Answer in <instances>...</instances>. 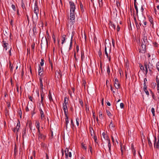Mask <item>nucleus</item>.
<instances>
[{
	"instance_id": "nucleus-1",
	"label": "nucleus",
	"mask_w": 159,
	"mask_h": 159,
	"mask_svg": "<svg viewBox=\"0 0 159 159\" xmlns=\"http://www.w3.org/2000/svg\"><path fill=\"white\" fill-rule=\"evenodd\" d=\"M37 2L36 1L34 3V13L36 14V17L37 18H38V14L39 12V9L38 6Z\"/></svg>"
},
{
	"instance_id": "nucleus-2",
	"label": "nucleus",
	"mask_w": 159,
	"mask_h": 159,
	"mask_svg": "<svg viewBox=\"0 0 159 159\" xmlns=\"http://www.w3.org/2000/svg\"><path fill=\"white\" fill-rule=\"evenodd\" d=\"M69 4L70 8V12L75 11V7L74 3L72 1H70L69 2Z\"/></svg>"
},
{
	"instance_id": "nucleus-3",
	"label": "nucleus",
	"mask_w": 159,
	"mask_h": 159,
	"mask_svg": "<svg viewBox=\"0 0 159 159\" xmlns=\"http://www.w3.org/2000/svg\"><path fill=\"white\" fill-rule=\"evenodd\" d=\"M154 146L155 148L159 149V139L157 140L156 137H154Z\"/></svg>"
},
{
	"instance_id": "nucleus-4",
	"label": "nucleus",
	"mask_w": 159,
	"mask_h": 159,
	"mask_svg": "<svg viewBox=\"0 0 159 159\" xmlns=\"http://www.w3.org/2000/svg\"><path fill=\"white\" fill-rule=\"evenodd\" d=\"M3 46L4 48V49L5 50H7V49H10L11 50V47L10 48V46L7 43L5 42L4 41H3Z\"/></svg>"
},
{
	"instance_id": "nucleus-5",
	"label": "nucleus",
	"mask_w": 159,
	"mask_h": 159,
	"mask_svg": "<svg viewBox=\"0 0 159 159\" xmlns=\"http://www.w3.org/2000/svg\"><path fill=\"white\" fill-rule=\"evenodd\" d=\"M39 139L40 141L42 140H44L46 138V136L42 134H38Z\"/></svg>"
},
{
	"instance_id": "nucleus-6",
	"label": "nucleus",
	"mask_w": 159,
	"mask_h": 159,
	"mask_svg": "<svg viewBox=\"0 0 159 159\" xmlns=\"http://www.w3.org/2000/svg\"><path fill=\"white\" fill-rule=\"evenodd\" d=\"M75 12H70V19L71 20V24H73V22L72 21L73 20H74L75 19Z\"/></svg>"
},
{
	"instance_id": "nucleus-7",
	"label": "nucleus",
	"mask_w": 159,
	"mask_h": 159,
	"mask_svg": "<svg viewBox=\"0 0 159 159\" xmlns=\"http://www.w3.org/2000/svg\"><path fill=\"white\" fill-rule=\"evenodd\" d=\"M39 111L41 115V120H44L45 119L43 111L41 108L39 109Z\"/></svg>"
},
{
	"instance_id": "nucleus-8",
	"label": "nucleus",
	"mask_w": 159,
	"mask_h": 159,
	"mask_svg": "<svg viewBox=\"0 0 159 159\" xmlns=\"http://www.w3.org/2000/svg\"><path fill=\"white\" fill-rule=\"evenodd\" d=\"M111 45L110 43H107L106 42L105 43V50H111Z\"/></svg>"
},
{
	"instance_id": "nucleus-9",
	"label": "nucleus",
	"mask_w": 159,
	"mask_h": 159,
	"mask_svg": "<svg viewBox=\"0 0 159 159\" xmlns=\"http://www.w3.org/2000/svg\"><path fill=\"white\" fill-rule=\"evenodd\" d=\"M46 45V46L48 45V41L46 38L44 39H42V42L41 43V46H44V45Z\"/></svg>"
},
{
	"instance_id": "nucleus-10",
	"label": "nucleus",
	"mask_w": 159,
	"mask_h": 159,
	"mask_svg": "<svg viewBox=\"0 0 159 159\" xmlns=\"http://www.w3.org/2000/svg\"><path fill=\"white\" fill-rule=\"evenodd\" d=\"M143 90L146 93V94L148 96L149 95V93L147 89V87L146 83L143 84Z\"/></svg>"
},
{
	"instance_id": "nucleus-11",
	"label": "nucleus",
	"mask_w": 159,
	"mask_h": 159,
	"mask_svg": "<svg viewBox=\"0 0 159 159\" xmlns=\"http://www.w3.org/2000/svg\"><path fill=\"white\" fill-rule=\"evenodd\" d=\"M143 42L142 41V44H143V45H144V44H145V45H144V46L146 44H148V42L146 37L145 36L143 37Z\"/></svg>"
},
{
	"instance_id": "nucleus-12",
	"label": "nucleus",
	"mask_w": 159,
	"mask_h": 159,
	"mask_svg": "<svg viewBox=\"0 0 159 159\" xmlns=\"http://www.w3.org/2000/svg\"><path fill=\"white\" fill-rule=\"evenodd\" d=\"M18 122L17 123L16 126V127L15 128L16 130V134H17V132L19 131V130L20 127V121L18 120Z\"/></svg>"
},
{
	"instance_id": "nucleus-13",
	"label": "nucleus",
	"mask_w": 159,
	"mask_h": 159,
	"mask_svg": "<svg viewBox=\"0 0 159 159\" xmlns=\"http://www.w3.org/2000/svg\"><path fill=\"white\" fill-rule=\"evenodd\" d=\"M66 36L65 35H63L61 37V44L62 45H63L64 44V43L66 41Z\"/></svg>"
},
{
	"instance_id": "nucleus-14",
	"label": "nucleus",
	"mask_w": 159,
	"mask_h": 159,
	"mask_svg": "<svg viewBox=\"0 0 159 159\" xmlns=\"http://www.w3.org/2000/svg\"><path fill=\"white\" fill-rule=\"evenodd\" d=\"M102 137L107 141L110 139L108 136L105 133H103L102 134Z\"/></svg>"
},
{
	"instance_id": "nucleus-15",
	"label": "nucleus",
	"mask_w": 159,
	"mask_h": 159,
	"mask_svg": "<svg viewBox=\"0 0 159 159\" xmlns=\"http://www.w3.org/2000/svg\"><path fill=\"white\" fill-rule=\"evenodd\" d=\"M43 68H42L40 66H39V74L40 76H41L42 75L43 73H42V72H43Z\"/></svg>"
},
{
	"instance_id": "nucleus-16",
	"label": "nucleus",
	"mask_w": 159,
	"mask_h": 159,
	"mask_svg": "<svg viewBox=\"0 0 159 159\" xmlns=\"http://www.w3.org/2000/svg\"><path fill=\"white\" fill-rule=\"evenodd\" d=\"M65 121H66V129H67V128L68 125L69 123V120H68V116L66 117V118L65 119Z\"/></svg>"
},
{
	"instance_id": "nucleus-17",
	"label": "nucleus",
	"mask_w": 159,
	"mask_h": 159,
	"mask_svg": "<svg viewBox=\"0 0 159 159\" xmlns=\"http://www.w3.org/2000/svg\"><path fill=\"white\" fill-rule=\"evenodd\" d=\"M120 84L119 82H116L115 83L114 86L115 88L117 89H118L120 88Z\"/></svg>"
},
{
	"instance_id": "nucleus-18",
	"label": "nucleus",
	"mask_w": 159,
	"mask_h": 159,
	"mask_svg": "<svg viewBox=\"0 0 159 159\" xmlns=\"http://www.w3.org/2000/svg\"><path fill=\"white\" fill-rule=\"evenodd\" d=\"M69 152V149L68 148H66L65 150V152L66 158L68 157V152Z\"/></svg>"
},
{
	"instance_id": "nucleus-19",
	"label": "nucleus",
	"mask_w": 159,
	"mask_h": 159,
	"mask_svg": "<svg viewBox=\"0 0 159 159\" xmlns=\"http://www.w3.org/2000/svg\"><path fill=\"white\" fill-rule=\"evenodd\" d=\"M110 28H111L113 29L114 30L115 29L116 26L112 23L110 22Z\"/></svg>"
},
{
	"instance_id": "nucleus-20",
	"label": "nucleus",
	"mask_w": 159,
	"mask_h": 159,
	"mask_svg": "<svg viewBox=\"0 0 159 159\" xmlns=\"http://www.w3.org/2000/svg\"><path fill=\"white\" fill-rule=\"evenodd\" d=\"M48 98H49V101L50 102H51V101H53V99L52 98L51 93L50 91H49V92Z\"/></svg>"
},
{
	"instance_id": "nucleus-21",
	"label": "nucleus",
	"mask_w": 159,
	"mask_h": 159,
	"mask_svg": "<svg viewBox=\"0 0 159 159\" xmlns=\"http://www.w3.org/2000/svg\"><path fill=\"white\" fill-rule=\"evenodd\" d=\"M72 38H73V36H71V40H70V45H69V50H70L71 49H72Z\"/></svg>"
},
{
	"instance_id": "nucleus-22",
	"label": "nucleus",
	"mask_w": 159,
	"mask_h": 159,
	"mask_svg": "<svg viewBox=\"0 0 159 159\" xmlns=\"http://www.w3.org/2000/svg\"><path fill=\"white\" fill-rule=\"evenodd\" d=\"M56 75H57V77L58 78L59 77H60L61 76V75L60 72L58 71H56Z\"/></svg>"
},
{
	"instance_id": "nucleus-23",
	"label": "nucleus",
	"mask_w": 159,
	"mask_h": 159,
	"mask_svg": "<svg viewBox=\"0 0 159 159\" xmlns=\"http://www.w3.org/2000/svg\"><path fill=\"white\" fill-rule=\"evenodd\" d=\"M148 143L149 146L150 147V148H152V143L151 141V140L149 139H148Z\"/></svg>"
},
{
	"instance_id": "nucleus-24",
	"label": "nucleus",
	"mask_w": 159,
	"mask_h": 159,
	"mask_svg": "<svg viewBox=\"0 0 159 159\" xmlns=\"http://www.w3.org/2000/svg\"><path fill=\"white\" fill-rule=\"evenodd\" d=\"M26 128H25L23 129V133H22V136L24 138V136H26Z\"/></svg>"
},
{
	"instance_id": "nucleus-25",
	"label": "nucleus",
	"mask_w": 159,
	"mask_h": 159,
	"mask_svg": "<svg viewBox=\"0 0 159 159\" xmlns=\"http://www.w3.org/2000/svg\"><path fill=\"white\" fill-rule=\"evenodd\" d=\"M67 99V98L66 97H65V98L64 103H63V105H67V104L68 103Z\"/></svg>"
},
{
	"instance_id": "nucleus-26",
	"label": "nucleus",
	"mask_w": 159,
	"mask_h": 159,
	"mask_svg": "<svg viewBox=\"0 0 159 159\" xmlns=\"http://www.w3.org/2000/svg\"><path fill=\"white\" fill-rule=\"evenodd\" d=\"M109 128H113L115 127V125L112 123V120H111L109 126Z\"/></svg>"
},
{
	"instance_id": "nucleus-27",
	"label": "nucleus",
	"mask_w": 159,
	"mask_h": 159,
	"mask_svg": "<svg viewBox=\"0 0 159 159\" xmlns=\"http://www.w3.org/2000/svg\"><path fill=\"white\" fill-rule=\"evenodd\" d=\"M36 126L38 129L40 128V123L39 121H37L36 123Z\"/></svg>"
},
{
	"instance_id": "nucleus-28",
	"label": "nucleus",
	"mask_w": 159,
	"mask_h": 159,
	"mask_svg": "<svg viewBox=\"0 0 159 159\" xmlns=\"http://www.w3.org/2000/svg\"><path fill=\"white\" fill-rule=\"evenodd\" d=\"M21 7L23 9H26V8L23 0H21Z\"/></svg>"
},
{
	"instance_id": "nucleus-29",
	"label": "nucleus",
	"mask_w": 159,
	"mask_h": 159,
	"mask_svg": "<svg viewBox=\"0 0 159 159\" xmlns=\"http://www.w3.org/2000/svg\"><path fill=\"white\" fill-rule=\"evenodd\" d=\"M107 142L108 143V148H111V142H110V139L108 140L107 141Z\"/></svg>"
},
{
	"instance_id": "nucleus-30",
	"label": "nucleus",
	"mask_w": 159,
	"mask_h": 159,
	"mask_svg": "<svg viewBox=\"0 0 159 159\" xmlns=\"http://www.w3.org/2000/svg\"><path fill=\"white\" fill-rule=\"evenodd\" d=\"M99 5L100 7H101L103 5V2L102 0H101L100 1L99 0Z\"/></svg>"
},
{
	"instance_id": "nucleus-31",
	"label": "nucleus",
	"mask_w": 159,
	"mask_h": 159,
	"mask_svg": "<svg viewBox=\"0 0 159 159\" xmlns=\"http://www.w3.org/2000/svg\"><path fill=\"white\" fill-rule=\"evenodd\" d=\"M63 110H68L67 105H63Z\"/></svg>"
},
{
	"instance_id": "nucleus-32",
	"label": "nucleus",
	"mask_w": 159,
	"mask_h": 159,
	"mask_svg": "<svg viewBox=\"0 0 159 159\" xmlns=\"http://www.w3.org/2000/svg\"><path fill=\"white\" fill-rule=\"evenodd\" d=\"M9 68H10V70L11 71H12V70H13V66L11 64V62L10 61H9Z\"/></svg>"
},
{
	"instance_id": "nucleus-33",
	"label": "nucleus",
	"mask_w": 159,
	"mask_h": 159,
	"mask_svg": "<svg viewBox=\"0 0 159 159\" xmlns=\"http://www.w3.org/2000/svg\"><path fill=\"white\" fill-rule=\"evenodd\" d=\"M107 115L109 117H111L112 115L111 114V112L109 111H107Z\"/></svg>"
},
{
	"instance_id": "nucleus-34",
	"label": "nucleus",
	"mask_w": 159,
	"mask_h": 159,
	"mask_svg": "<svg viewBox=\"0 0 159 159\" xmlns=\"http://www.w3.org/2000/svg\"><path fill=\"white\" fill-rule=\"evenodd\" d=\"M81 59L83 60V58H84V52L81 51Z\"/></svg>"
},
{
	"instance_id": "nucleus-35",
	"label": "nucleus",
	"mask_w": 159,
	"mask_h": 159,
	"mask_svg": "<svg viewBox=\"0 0 159 159\" xmlns=\"http://www.w3.org/2000/svg\"><path fill=\"white\" fill-rule=\"evenodd\" d=\"M151 111L152 114L153 116H154L155 115V109L154 108L152 107L151 108Z\"/></svg>"
},
{
	"instance_id": "nucleus-36",
	"label": "nucleus",
	"mask_w": 159,
	"mask_h": 159,
	"mask_svg": "<svg viewBox=\"0 0 159 159\" xmlns=\"http://www.w3.org/2000/svg\"><path fill=\"white\" fill-rule=\"evenodd\" d=\"M82 148H84L85 150H86L87 147L85 145V144L83 143H82Z\"/></svg>"
},
{
	"instance_id": "nucleus-37",
	"label": "nucleus",
	"mask_w": 159,
	"mask_h": 159,
	"mask_svg": "<svg viewBox=\"0 0 159 159\" xmlns=\"http://www.w3.org/2000/svg\"><path fill=\"white\" fill-rule=\"evenodd\" d=\"M89 148L90 151L91 152V154H92L93 148H92V147L90 145H89Z\"/></svg>"
},
{
	"instance_id": "nucleus-38",
	"label": "nucleus",
	"mask_w": 159,
	"mask_h": 159,
	"mask_svg": "<svg viewBox=\"0 0 159 159\" xmlns=\"http://www.w3.org/2000/svg\"><path fill=\"white\" fill-rule=\"evenodd\" d=\"M80 6L81 10V11H84L83 7V5L81 2H80Z\"/></svg>"
},
{
	"instance_id": "nucleus-39",
	"label": "nucleus",
	"mask_w": 159,
	"mask_h": 159,
	"mask_svg": "<svg viewBox=\"0 0 159 159\" xmlns=\"http://www.w3.org/2000/svg\"><path fill=\"white\" fill-rule=\"evenodd\" d=\"M79 102L80 104L81 105L82 107H83V103L82 100L80 99L79 100Z\"/></svg>"
},
{
	"instance_id": "nucleus-40",
	"label": "nucleus",
	"mask_w": 159,
	"mask_h": 159,
	"mask_svg": "<svg viewBox=\"0 0 159 159\" xmlns=\"http://www.w3.org/2000/svg\"><path fill=\"white\" fill-rule=\"evenodd\" d=\"M107 72L108 74H109L110 73V67H109V65H108L107 67Z\"/></svg>"
},
{
	"instance_id": "nucleus-41",
	"label": "nucleus",
	"mask_w": 159,
	"mask_h": 159,
	"mask_svg": "<svg viewBox=\"0 0 159 159\" xmlns=\"http://www.w3.org/2000/svg\"><path fill=\"white\" fill-rule=\"evenodd\" d=\"M150 64L151 65V66H152V65L150 64V63L149 62V64L148 65V68L149 69V70L150 72H152V69H151V68L150 67Z\"/></svg>"
},
{
	"instance_id": "nucleus-42",
	"label": "nucleus",
	"mask_w": 159,
	"mask_h": 159,
	"mask_svg": "<svg viewBox=\"0 0 159 159\" xmlns=\"http://www.w3.org/2000/svg\"><path fill=\"white\" fill-rule=\"evenodd\" d=\"M156 66L157 70L159 72V62H158L157 63Z\"/></svg>"
},
{
	"instance_id": "nucleus-43",
	"label": "nucleus",
	"mask_w": 159,
	"mask_h": 159,
	"mask_svg": "<svg viewBox=\"0 0 159 159\" xmlns=\"http://www.w3.org/2000/svg\"><path fill=\"white\" fill-rule=\"evenodd\" d=\"M76 123L77 125L78 126L79 125V119L78 118H77L76 119Z\"/></svg>"
},
{
	"instance_id": "nucleus-44",
	"label": "nucleus",
	"mask_w": 159,
	"mask_h": 159,
	"mask_svg": "<svg viewBox=\"0 0 159 159\" xmlns=\"http://www.w3.org/2000/svg\"><path fill=\"white\" fill-rule=\"evenodd\" d=\"M156 80L157 83V85H159V80L157 76L156 77Z\"/></svg>"
},
{
	"instance_id": "nucleus-45",
	"label": "nucleus",
	"mask_w": 159,
	"mask_h": 159,
	"mask_svg": "<svg viewBox=\"0 0 159 159\" xmlns=\"http://www.w3.org/2000/svg\"><path fill=\"white\" fill-rule=\"evenodd\" d=\"M99 117L100 118V119H102V112H101V111H100L99 112Z\"/></svg>"
},
{
	"instance_id": "nucleus-46",
	"label": "nucleus",
	"mask_w": 159,
	"mask_h": 159,
	"mask_svg": "<svg viewBox=\"0 0 159 159\" xmlns=\"http://www.w3.org/2000/svg\"><path fill=\"white\" fill-rule=\"evenodd\" d=\"M134 6L136 10V13L137 14L138 13V8L137 7V6L136 4L134 5Z\"/></svg>"
},
{
	"instance_id": "nucleus-47",
	"label": "nucleus",
	"mask_w": 159,
	"mask_h": 159,
	"mask_svg": "<svg viewBox=\"0 0 159 159\" xmlns=\"http://www.w3.org/2000/svg\"><path fill=\"white\" fill-rule=\"evenodd\" d=\"M64 114H65V116L66 117H67V116H67V113H68V110H64Z\"/></svg>"
},
{
	"instance_id": "nucleus-48",
	"label": "nucleus",
	"mask_w": 159,
	"mask_h": 159,
	"mask_svg": "<svg viewBox=\"0 0 159 159\" xmlns=\"http://www.w3.org/2000/svg\"><path fill=\"white\" fill-rule=\"evenodd\" d=\"M149 20L151 24H153V22L152 18L151 17L149 18Z\"/></svg>"
},
{
	"instance_id": "nucleus-49",
	"label": "nucleus",
	"mask_w": 159,
	"mask_h": 159,
	"mask_svg": "<svg viewBox=\"0 0 159 159\" xmlns=\"http://www.w3.org/2000/svg\"><path fill=\"white\" fill-rule=\"evenodd\" d=\"M40 65L41 66H43L44 64V60L43 59H42L41 60V62L40 63Z\"/></svg>"
},
{
	"instance_id": "nucleus-50",
	"label": "nucleus",
	"mask_w": 159,
	"mask_h": 159,
	"mask_svg": "<svg viewBox=\"0 0 159 159\" xmlns=\"http://www.w3.org/2000/svg\"><path fill=\"white\" fill-rule=\"evenodd\" d=\"M16 91L18 93H19V85L17 83L16 84Z\"/></svg>"
},
{
	"instance_id": "nucleus-51",
	"label": "nucleus",
	"mask_w": 159,
	"mask_h": 159,
	"mask_svg": "<svg viewBox=\"0 0 159 159\" xmlns=\"http://www.w3.org/2000/svg\"><path fill=\"white\" fill-rule=\"evenodd\" d=\"M120 107L121 108H123L124 107V105L123 103H121L120 104Z\"/></svg>"
},
{
	"instance_id": "nucleus-52",
	"label": "nucleus",
	"mask_w": 159,
	"mask_h": 159,
	"mask_svg": "<svg viewBox=\"0 0 159 159\" xmlns=\"http://www.w3.org/2000/svg\"><path fill=\"white\" fill-rule=\"evenodd\" d=\"M11 7L14 11H16V7H15V6L14 5H13V4L12 5Z\"/></svg>"
},
{
	"instance_id": "nucleus-53",
	"label": "nucleus",
	"mask_w": 159,
	"mask_h": 159,
	"mask_svg": "<svg viewBox=\"0 0 159 159\" xmlns=\"http://www.w3.org/2000/svg\"><path fill=\"white\" fill-rule=\"evenodd\" d=\"M98 55L100 57H101V56L102 55V52L101 50H99V51L98 52Z\"/></svg>"
},
{
	"instance_id": "nucleus-54",
	"label": "nucleus",
	"mask_w": 159,
	"mask_h": 159,
	"mask_svg": "<svg viewBox=\"0 0 159 159\" xmlns=\"http://www.w3.org/2000/svg\"><path fill=\"white\" fill-rule=\"evenodd\" d=\"M71 157V153L70 152H68V157Z\"/></svg>"
},
{
	"instance_id": "nucleus-55",
	"label": "nucleus",
	"mask_w": 159,
	"mask_h": 159,
	"mask_svg": "<svg viewBox=\"0 0 159 159\" xmlns=\"http://www.w3.org/2000/svg\"><path fill=\"white\" fill-rule=\"evenodd\" d=\"M12 130L16 134V128L15 127L12 128Z\"/></svg>"
},
{
	"instance_id": "nucleus-56",
	"label": "nucleus",
	"mask_w": 159,
	"mask_h": 159,
	"mask_svg": "<svg viewBox=\"0 0 159 159\" xmlns=\"http://www.w3.org/2000/svg\"><path fill=\"white\" fill-rule=\"evenodd\" d=\"M18 113L20 116V117L21 118L22 115V112L21 109H20V110L19 111Z\"/></svg>"
},
{
	"instance_id": "nucleus-57",
	"label": "nucleus",
	"mask_w": 159,
	"mask_h": 159,
	"mask_svg": "<svg viewBox=\"0 0 159 159\" xmlns=\"http://www.w3.org/2000/svg\"><path fill=\"white\" fill-rule=\"evenodd\" d=\"M40 88L42 90H43V83H41V84H40Z\"/></svg>"
},
{
	"instance_id": "nucleus-58",
	"label": "nucleus",
	"mask_w": 159,
	"mask_h": 159,
	"mask_svg": "<svg viewBox=\"0 0 159 159\" xmlns=\"http://www.w3.org/2000/svg\"><path fill=\"white\" fill-rule=\"evenodd\" d=\"M71 125L72 126V127H74V125L73 123V120L72 119H71Z\"/></svg>"
},
{
	"instance_id": "nucleus-59",
	"label": "nucleus",
	"mask_w": 159,
	"mask_h": 159,
	"mask_svg": "<svg viewBox=\"0 0 159 159\" xmlns=\"http://www.w3.org/2000/svg\"><path fill=\"white\" fill-rule=\"evenodd\" d=\"M105 53L107 58L108 57V54L107 52V50H105Z\"/></svg>"
},
{
	"instance_id": "nucleus-60",
	"label": "nucleus",
	"mask_w": 159,
	"mask_h": 159,
	"mask_svg": "<svg viewBox=\"0 0 159 159\" xmlns=\"http://www.w3.org/2000/svg\"><path fill=\"white\" fill-rule=\"evenodd\" d=\"M35 43H33V44L31 45V48L32 49H34V48Z\"/></svg>"
},
{
	"instance_id": "nucleus-61",
	"label": "nucleus",
	"mask_w": 159,
	"mask_h": 159,
	"mask_svg": "<svg viewBox=\"0 0 159 159\" xmlns=\"http://www.w3.org/2000/svg\"><path fill=\"white\" fill-rule=\"evenodd\" d=\"M75 44H76L75 46L76 50H79V47L78 45L76 44V43H75Z\"/></svg>"
},
{
	"instance_id": "nucleus-62",
	"label": "nucleus",
	"mask_w": 159,
	"mask_h": 159,
	"mask_svg": "<svg viewBox=\"0 0 159 159\" xmlns=\"http://www.w3.org/2000/svg\"><path fill=\"white\" fill-rule=\"evenodd\" d=\"M139 52L145 53L146 52V50H139Z\"/></svg>"
},
{
	"instance_id": "nucleus-63",
	"label": "nucleus",
	"mask_w": 159,
	"mask_h": 159,
	"mask_svg": "<svg viewBox=\"0 0 159 159\" xmlns=\"http://www.w3.org/2000/svg\"><path fill=\"white\" fill-rule=\"evenodd\" d=\"M154 13H155V14H156V15H157V14L158 13L157 12V10L155 8H154Z\"/></svg>"
},
{
	"instance_id": "nucleus-64",
	"label": "nucleus",
	"mask_w": 159,
	"mask_h": 159,
	"mask_svg": "<svg viewBox=\"0 0 159 159\" xmlns=\"http://www.w3.org/2000/svg\"><path fill=\"white\" fill-rule=\"evenodd\" d=\"M117 30L118 31H119L120 30V27L119 25H117Z\"/></svg>"
}]
</instances>
